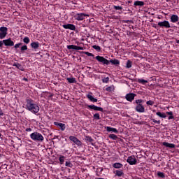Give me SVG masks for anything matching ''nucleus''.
<instances>
[{
    "label": "nucleus",
    "mask_w": 179,
    "mask_h": 179,
    "mask_svg": "<svg viewBox=\"0 0 179 179\" xmlns=\"http://www.w3.org/2000/svg\"><path fill=\"white\" fill-rule=\"evenodd\" d=\"M26 110L32 113V114H37L40 111V106L37 103H34V101L31 99L26 100Z\"/></svg>",
    "instance_id": "f257e3e1"
},
{
    "label": "nucleus",
    "mask_w": 179,
    "mask_h": 179,
    "mask_svg": "<svg viewBox=\"0 0 179 179\" xmlns=\"http://www.w3.org/2000/svg\"><path fill=\"white\" fill-rule=\"evenodd\" d=\"M30 138L32 141H34V142H43V141H44V136H43V134L37 131L31 134Z\"/></svg>",
    "instance_id": "f03ea898"
},
{
    "label": "nucleus",
    "mask_w": 179,
    "mask_h": 179,
    "mask_svg": "<svg viewBox=\"0 0 179 179\" xmlns=\"http://www.w3.org/2000/svg\"><path fill=\"white\" fill-rule=\"evenodd\" d=\"M95 59L102 64V65H110V62L107 59L104 58L103 56H96Z\"/></svg>",
    "instance_id": "7ed1b4c3"
},
{
    "label": "nucleus",
    "mask_w": 179,
    "mask_h": 179,
    "mask_svg": "<svg viewBox=\"0 0 179 179\" xmlns=\"http://www.w3.org/2000/svg\"><path fill=\"white\" fill-rule=\"evenodd\" d=\"M0 31V40H3L8 34V28L6 27H1Z\"/></svg>",
    "instance_id": "20e7f679"
},
{
    "label": "nucleus",
    "mask_w": 179,
    "mask_h": 179,
    "mask_svg": "<svg viewBox=\"0 0 179 179\" xmlns=\"http://www.w3.org/2000/svg\"><path fill=\"white\" fill-rule=\"evenodd\" d=\"M158 26L159 27H165V29H170V27H171L170 22L167 20L158 22Z\"/></svg>",
    "instance_id": "39448f33"
},
{
    "label": "nucleus",
    "mask_w": 179,
    "mask_h": 179,
    "mask_svg": "<svg viewBox=\"0 0 179 179\" xmlns=\"http://www.w3.org/2000/svg\"><path fill=\"white\" fill-rule=\"evenodd\" d=\"M86 16H89V15L87 14H85L83 13H77L74 15V18L76 19V20H83L85 19V17H86Z\"/></svg>",
    "instance_id": "423d86ee"
},
{
    "label": "nucleus",
    "mask_w": 179,
    "mask_h": 179,
    "mask_svg": "<svg viewBox=\"0 0 179 179\" xmlns=\"http://www.w3.org/2000/svg\"><path fill=\"white\" fill-rule=\"evenodd\" d=\"M3 44L6 47H13L15 45V43L10 38L3 40Z\"/></svg>",
    "instance_id": "0eeeda50"
},
{
    "label": "nucleus",
    "mask_w": 179,
    "mask_h": 179,
    "mask_svg": "<svg viewBox=\"0 0 179 179\" xmlns=\"http://www.w3.org/2000/svg\"><path fill=\"white\" fill-rule=\"evenodd\" d=\"M127 162L129 163L130 166H134L136 164V158H135V156H129L127 159Z\"/></svg>",
    "instance_id": "6e6552de"
},
{
    "label": "nucleus",
    "mask_w": 179,
    "mask_h": 179,
    "mask_svg": "<svg viewBox=\"0 0 179 179\" xmlns=\"http://www.w3.org/2000/svg\"><path fill=\"white\" fill-rule=\"evenodd\" d=\"M87 107L90 110H94V111H101V113L103 111V108L96 106V105H88Z\"/></svg>",
    "instance_id": "1a4fd4ad"
},
{
    "label": "nucleus",
    "mask_w": 179,
    "mask_h": 179,
    "mask_svg": "<svg viewBox=\"0 0 179 179\" xmlns=\"http://www.w3.org/2000/svg\"><path fill=\"white\" fill-rule=\"evenodd\" d=\"M54 125H56V127L59 128L61 131H65V129H66V126L65 125V124L60 123L58 122H55Z\"/></svg>",
    "instance_id": "9d476101"
},
{
    "label": "nucleus",
    "mask_w": 179,
    "mask_h": 179,
    "mask_svg": "<svg viewBox=\"0 0 179 179\" xmlns=\"http://www.w3.org/2000/svg\"><path fill=\"white\" fill-rule=\"evenodd\" d=\"M136 96V94L134 93L127 94H126L125 99L127 100V101H132L134 99H135Z\"/></svg>",
    "instance_id": "9b49d317"
},
{
    "label": "nucleus",
    "mask_w": 179,
    "mask_h": 179,
    "mask_svg": "<svg viewBox=\"0 0 179 179\" xmlns=\"http://www.w3.org/2000/svg\"><path fill=\"white\" fill-rule=\"evenodd\" d=\"M67 48L68 50H83V48L80 47V46H76L75 45H67Z\"/></svg>",
    "instance_id": "f8f14e48"
},
{
    "label": "nucleus",
    "mask_w": 179,
    "mask_h": 179,
    "mask_svg": "<svg viewBox=\"0 0 179 179\" xmlns=\"http://www.w3.org/2000/svg\"><path fill=\"white\" fill-rule=\"evenodd\" d=\"M137 113H145V107L142 104H138L136 106Z\"/></svg>",
    "instance_id": "ddd939ff"
},
{
    "label": "nucleus",
    "mask_w": 179,
    "mask_h": 179,
    "mask_svg": "<svg viewBox=\"0 0 179 179\" xmlns=\"http://www.w3.org/2000/svg\"><path fill=\"white\" fill-rule=\"evenodd\" d=\"M64 29H69V30H76V27L72 24H67L63 25Z\"/></svg>",
    "instance_id": "4468645a"
},
{
    "label": "nucleus",
    "mask_w": 179,
    "mask_h": 179,
    "mask_svg": "<svg viewBox=\"0 0 179 179\" xmlns=\"http://www.w3.org/2000/svg\"><path fill=\"white\" fill-rule=\"evenodd\" d=\"M162 145L163 146H166V148H169L170 149H174V148H176V145L167 142H163Z\"/></svg>",
    "instance_id": "2eb2a0df"
},
{
    "label": "nucleus",
    "mask_w": 179,
    "mask_h": 179,
    "mask_svg": "<svg viewBox=\"0 0 179 179\" xmlns=\"http://www.w3.org/2000/svg\"><path fill=\"white\" fill-rule=\"evenodd\" d=\"M106 131L107 132H113V134H118V130L111 127H106Z\"/></svg>",
    "instance_id": "dca6fc26"
},
{
    "label": "nucleus",
    "mask_w": 179,
    "mask_h": 179,
    "mask_svg": "<svg viewBox=\"0 0 179 179\" xmlns=\"http://www.w3.org/2000/svg\"><path fill=\"white\" fill-rule=\"evenodd\" d=\"M87 99L90 100L92 103H97V99L93 97L92 93H90L87 95Z\"/></svg>",
    "instance_id": "f3484780"
},
{
    "label": "nucleus",
    "mask_w": 179,
    "mask_h": 179,
    "mask_svg": "<svg viewBox=\"0 0 179 179\" xmlns=\"http://www.w3.org/2000/svg\"><path fill=\"white\" fill-rule=\"evenodd\" d=\"M31 48H34V50H37L38 47H40V43L38 42H32L31 43Z\"/></svg>",
    "instance_id": "a211bd4d"
},
{
    "label": "nucleus",
    "mask_w": 179,
    "mask_h": 179,
    "mask_svg": "<svg viewBox=\"0 0 179 179\" xmlns=\"http://www.w3.org/2000/svg\"><path fill=\"white\" fill-rule=\"evenodd\" d=\"M13 66H15L17 69H20V71H24V69L22 67V64L17 63V62H15L13 64Z\"/></svg>",
    "instance_id": "6ab92c4d"
},
{
    "label": "nucleus",
    "mask_w": 179,
    "mask_h": 179,
    "mask_svg": "<svg viewBox=\"0 0 179 179\" xmlns=\"http://www.w3.org/2000/svg\"><path fill=\"white\" fill-rule=\"evenodd\" d=\"M178 20V15H172L171 17V22L172 23H177V21Z\"/></svg>",
    "instance_id": "aec40b11"
},
{
    "label": "nucleus",
    "mask_w": 179,
    "mask_h": 179,
    "mask_svg": "<svg viewBox=\"0 0 179 179\" xmlns=\"http://www.w3.org/2000/svg\"><path fill=\"white\" fill-rule=\"evenodd\" d=\"M112 64V65H115L116 66H117V65H120V60L118 59H110L109 60V64Z\"/></svg>",
    "instance_id": "412c9836"
},
{
    "label": "nucleus",
    "mask_w": 179,
    "mask_h": 179,
    "mask_svg": "<svg viewBox=\"0 0 179 179\" xmlns=\"http://www.w3.org/2000/svg\"><path fill=\"white\" fill-rule=\"evenodd\" d=\"M113 167H114V169H122V167H124V165H122V164L120 162H116L113 164Z\"/></svg>",
    "instance_id": "4be33fe9"
},
{
    "label": "nucleus",
    "mask_w": 179,
    "mask_h": 179,
    "mask_svg": "<svg viewBox=\"0 0 179 179\" xmlns=\"http://www.w3.org/2000/svg\"><path fill=\"white\" fill-rule=\"evenodd\" d=\"M115 174L117 177H122L124 176V171L122 170H116Z\"/></svg>",
    "instance_id": "5701e85b"
},
{
    "label": "nucleus",
    "mask_w": 179,
    "mask_h": 179,
    "mask_svg": "<svg viewBox=\"0 0 179 179\" xmlns=\"http://www.w3.org/2000/svg\"><path fill=\"white\" fill-rule=\"evenodd\" d=\"M134 5V6H143V5H145V2L141 1H136Z\"/></svg>",
    "instance_id": "b1692460"
},
{
    "label": "nucleus",
    "mask_w": 179,
    "mask_h": 179,
    "mask_svg": "<svg viewBox=\"0 0 179 179\" xmlns=\"http://www.w3.org/2000/svg\"><path fill=\"white\" fill-rule=\"evenodd\" d=\"M156 115L160 117V118H167L166 113H162L161 112H157Z\"/></svg>",
    "instance_id": "393cba45"
},
{
    "label": "nucleus",
    "mask_w": 179,
    "mask_h": 179,
    "mask_svg": "<svg viewBox=\"0 0 179 179\" xmlns=\"http://www.w3.org/2000/svg\"><path fill=\"white\" fill-rule=\"evenodd\" d=\"M85 141H87V142H90V143H92V145H93V142L94 140H93V138H92L90 136H86Z\"/></svg>",
    "instance_id": "a878e982"
},
{
    "label": "nucleus",
    "mask_w": 179,
    "mask_h": 179,
    "mask_svg": "<svg viewBox=\"0 0 179 179\" xmlns=\"http://www.w3.org/2000/svg\"><path fill=\"white\" fill-rule=\"evenodd\" d=\"M66 80L69 83H76V79L75 78H67Z\"/></svg>",
    "instance_id": "bb28decb"
},
{
    "label": "nucleus",
    "mask_w": 179,
    "mask_h": 179,
    "mask_svg": "<svg viewBox=\"0 0 179 179\" xmlns=\"http://www.w3.org/2000/svg\"><path fill=\"white\" fill-rule=\"evenodd\" d=\"M109 138L110 139H113V141H117V139H118V136L115 134H110Z\"/></svg>",
    "instance_id": "cd10ccee"
},
{
    "label": "nucleus",
    "mask_w": 179,
    "mask_h": 179,
    "mask_svg": "<svg viewBox=\"0 0 179 179\" xmlns=\"http://www.w3.org/2000/svg\"><path fill=\"white\" fill-rule=\"evenodd\" d=\"M166 114H167V115H169L168 120H173L174 118V116L173 115V113L171 111L166 112Z\"/></svg>",
    "instance_id": "c85d7f7f"
},
{
    "label": "nucleus",
    "mask_w": 179,
    "mask_h": 179,
    "mask_svg": "<svg viewBox=\"0 0 179 179\" xmlns=\"http://www.w3.org/2000/svg\"><path fill=\"white\" fill-rule=\"evenodd\" d=\"M60 164H62L65 162V156L61 155L59 158Z\"/></svg>",
    "instance_id": "c756f323"
},
{
    "label": "nucleus",
    "mask_w": 179,
    "mask_h": 179,
    "mask_svg": "<svg viewBox=\"0 0 179 179\" xmlns=\"http://www.w3.org/2000/svg\"><path fill=\"white\" fill-rule=\"evenodd\" d=\"M20 51L22 54L24 52V51H27V45H24L21 47Z\"/></svg>",
    "instance_id": "7c9ffc66"
},
{
    "label": "nucleus",
    "mask_w": 179,
    "mask_h": 179,
    "mask_svg": "<svg viewBox=\"0 0 179 179\" xmlns=\"http://www.w3.org/2000/svg\"><path fill=\"white\" fill-rule=\"evenodd\" d=\"M69 139H70V141H71V142H73V143H75L78 141V138H76L73 136H70Z\"/></svg>",
    "instance_id": "2f4dec72"
},
{
    "label": "nucleus",
    "mask_w": 179,
    "mask_h": 179,
    "mask_svg": "<svg viewBox=\"0 0 179 179\" xmlns=\"http://www.w3.org/2000/svg\"><path fill=\"white\" fill-rule=\"evenodd\" d=\"M127 68H132V62L131 60H128L126 64Z\"/></svg>",
    "instance_id": "473e14b6"
},
{
    "label": "nucleus",
    "mask_w": 179,
    "mask_h": 179,
    "mask_svg": "<svg viewBox=\"0 0 179 179\" xmlns=\"http://www.w3.org/2000/svg\"><path fill=\"white\" fill-rule=\"evenodd\" d=\"M23 41L25 44H29V43H30V38L26 36L24 38Z\"/></svg>",
    "instance_id": "72a5a7b5"
},
{
    "label": "nucleus",
    "mask_w": 179,
    "mask_h": 179,
    "mask_svg": "<svg viewBox=\"0 0 179 179\" xmlns=\"http://www.w3.org/2000/svg\"><path fill=\"white\" fill-rule=\"evenodd\" d=\"M92 48H94V50H96V51H99V52L101 51V48H100V46L99 45H93Z\"/></svg>",
    "instance_id": "f704fd0d"
},
{
    "label": "nucleus",
    "mask_w": 179,
    "mask_h": 179,
    "mask_svg": "<svg viewBox=\"0 0 179 179\" xmlns=\"http://www.w3.org/2000/svg\"><path fill=\"white\" fill-rule=\"evenodd\" d=\"M138 83H141V85H145V83H148V80L143 79H138Z\"/></svg>",
    "instance_id": "c9c22d12"
},
{
    "label": "nucleus",
    "mask_w": 179,
    "mask_h": 179,
    "mask_svg": "<svg viewBox=\"0 0 179 179\" xmlns=\"http://www.w3.org/2000/svg\"><path fill=\"white\" fill-rule=\"evenodd\" d=\"M113 8L115 10H122V6H114Z\"/></svg>",
    "instance_id": "e433bc0d"
},
{
    "label": "nucleus",
    "mask_w": 179,
    "mask_h": 179,
    "mask_svg": "<svg viewBox=\"0 0 179 179\" xmlns=\"http://www.w3.org/2000/svg\"><path fill=\"white\" fill-rule=\"evenodd\" d=\"M65 166H66V167L72 168L73 165L72 164V163H71V162H66Z\"/></svg>",
    "instance_id": "4c0bfd02"
},
{
    "label": "nucleus",
    "mask_w": 179,
    "mask_h": 179,
    "mask_svg": "<svg viewBox=\"0 0 179 179\" xmlns=\"http://www.w3.org/2000/svg\"><path fill=\"white\" fill-rule=\"evenodd\" d=\"M157 176H158V177H160L161 178H164V173H163V172H158Z\"/></svg>",
    "instance_id": "58836bf2"
},
{
    "label": "nucleus",
    "mask_w": 179,
    "mask_h": 179,
    "mask_svg": "<svg viewBox=\"0 0 179 179\" xmlns=\"http://www.w3.org/2000/svg\"><path fill=\"white\" fill-rule=\"evenodd\" d=\"M142 103H143V100H142V99H136V103L137 104V106H139V104H142Z\"/></svg>",
    "instance_id": "ea45409f"
},
{
    "label": "nucleus",
    "mask_w": 179,
    "mask_h": 179,
    "mask_svg": "<svg viewBox=\"0 0 179 179\" xmlns=\"http://www.w3.org/2000/svg\"><path fill=\"white\" fill-rule=\"evenodd\" d=\"M108 80H110V78L106 77L102 80L103 83H108Z\"/></svg>",
    "instance_id": "a19ab883"
},
{
    "label": "nucleus",
    "mask_w": 179,
    "mask_h": 179,
    "mask_svg": "<svg viewBox=\"0 0 179 179\" xmlns=\"http://www.w3.org/2000/svg\"><path fill=\"white\" fill-rule=\"evenodd\" d=\"M74 143H76V145H77V146L82 145V142L80 141H79V139H78V138H77V141H76V142Z\"/></svg>",
    "instance_id": "79ce46f5"
},
{
    "label": "nucleus",
    "mask_w": 179,
    "mask_h": 179,
    "mask_svg": "<svg viewBox=\"0 0 179 179\" xmlns=\"http://www.w3.org/2000/svg\"><path fill=\"white\" fill-rule=\"evenodd\" d=\"M146 104L147 106H153V104H155V102L153 101L150 100L146 102Z\"/></svg>",
    "instance_id": "37998d69"
},
{
    "label": "nucleus",
    "mask_w": 179,
    "mask_h": 179,
    "mask_svg": "<svg viewBox=\"0 0 179 179\" xmlns=\"http://www.w3.org/2000/svg\"><path fill=\"white\" fill-rule=\"evenodd\" d=\"M94 118L95 120H100V114H99V113H95V114L94 115Z\"/></svg>",
    "instance_id": "c03bdc74"
},
{
    "label": "nucleus",
    "mask_w": 179,
    "mask_h": 179,
    "mask_svg": "<svg viewBox=\"0 0 179 179\" xmlns=\"http://www.w3.org/2000/svg\"><path fill=\"white\" fill-rule=\"evenodd\" d=\"M85 55H87V57H94V55L92 53H90L89 52H85Z\"/></svg>",
    "instance_id": "a18cd8bd"
},
{
    "label": "nucleus",
    "mask_w": 179,
    "mask_h": 179,
    "mask_svg": "<svg viewBox=\"0 0 179 179\" xmlns=\"http://www.w3.org/2000/svg\"><path fill=\"white\" fill-rule=\"evenodd\" d=\"M20 45H22V43H17L15 45L14 48L17 49Z\"/></svg>",
    "instance_id": "49530a36"
},
{
    "label": "nucleus",
    "mask_w": 179,
    "mask_h": 179,
    "mask_svg": "<svg viewBox=\"0 0 179 179\" xmlns=\"http://www.w3.org/2000/svg\"><path fill=\"white\" fill-rule=\"evenodd\" d=\"M106 92H112L113 91V87H108L106 88Z\"/></svg>",
    "instance_id": "de8ad7c7"
},
{
    "label": "nucleus",
    "mask_w": 179,
    "mask_h": 179,
    "mask_svg": "<svg viewBox=\"0 0 179 179\" xmlns=\"http://www.w3.org/2000/svg\"><path fill=\"white\" fill-rule=\"evenodd\" d=\"M152 121L155 124H160V120H156L155 119H152Z\"/></svg>",
    "instance_id": "09e8293b"
},
{
    "label": "nucleus",
    "mask_w": 179,
    "mask_h": 179,
    "mask_svg": "<svg viewBox=\"0 0 179 179\" xmlns=\"http://www.w3.org/2000/svg\"><path fill=\"white\" fill-rule=\"evenodd\" d=\"M3 116V110H2V108L0 107V117Z\"/></svg>",
    "instance_id": "8fccbe9b"
},
{
    "label": "nucleus",
    "mask_w": 179,
    "mask_h": 179,
    "mask_svg": "<svg viewBox=\"0 0 179 179\" xmlns=\"http://www.w3.org/2000/svg\"><path fill=\"white\" fill-rule=\"evenodd\" d=\"M25 131L26 132H31V128H27Z\"/></svg>",
    "instance_id": "3c124183"
},
{
    "label": "nucleus",
    "mask_w": 179,
    "mask_h": 179,
    "mask_svg": "<svg viewBox=\"0 0 179 179\" xmlns=\"http://www.w3.org/2000/svg\"><path fill=\"white\" fill-rule=\"evenodd\" d=\"M2 45H3V41H0V48L2 47Z\"/></svg>",
    "instance_id": "603ef678"
},
{
    "label": "nucleus",
    "mask_w": 179,
    "mask_h": 179,
    "mask_svg": "<svg viewBox=\"0 0 179 179\" xmlns=\"http://www.w3.org/2000/svg\"><path fill=\"white\" fill-rule=\"evenodd\" d=\"M23 80H25V82H27V80H29L27 78H24Z\"/></svg>",
    "instance_id": "864d4df0"
},
{
    "label": "nucleus",
    "mask_w": 179,
    "mask_h": 179,
    "mask_svg": "<svg viewBox=\"0 0 179 179\" xmlns=\"http://www.w3.org/2000/svg\"><path fill=\"white\" fill-rule=\"evenodd\" d=\"M177 44H179V40L176 41Z\"/></svg>",
    "instance_id": "5fc2aeb1"
},
{
    "label": "nucleus",
    "mask_w": 179,
    "mask_h": 179,
    "mask_svg": "<svg viewBox=\"0 0 179 179\" xmlns=\"http://www.w3.org/2000/svg\"><path fill=\"white\" fill-rule=\"evenodd\" d=\"M153 27H155V29H156L157 27H156V25H153Z\"/></svg>",
    "instance_id": "6e6d98bb"
},
{
    "label": "nucleus",
    "mask_w": 179,
    "mask_h": 179,
    "mask_svg": "<svg viewBox=\"0 0 179 179\" xmlns=\"http://www.w3.org/2000/svg\"><path fill=\"white\" fill-rule=\"evenodd\" d=\"M0 136H1V134H0Z\"/></svg>",
    "instance_id": "4d7b16f0"
}]
</instances>
